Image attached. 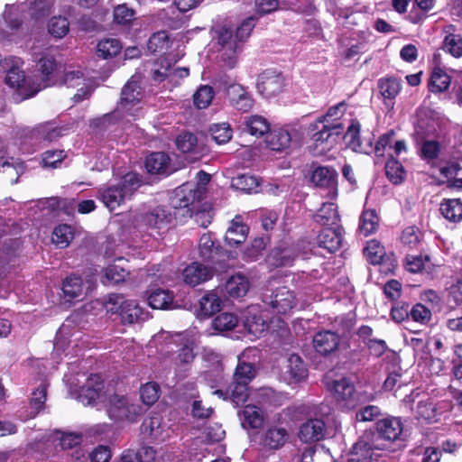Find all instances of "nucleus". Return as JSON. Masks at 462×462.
<instances>
[{
    "label": "nucleus",
    "mask_w": 462,
    "mask_h": 462,
    "mask_svg": "<svg viewBox=\"0 0 462 462\" xmlns=\"http://www.w3.org/2000/svg\"><path fill=\"white\" fill-rule=\"evenodd\" d=\"M402 430L401 418L387 417L379 420L375 424V431L365 432L353 446L352 453L357 456L358 462H370L376 459L378 455L374 451L384 449V442L397 439Z\"/></svg>",
    "instance_id": "obj_1"
},
{
    "label": "nucleus",
    "mask_w": 462,
    "mask_h": 462,
    "mask_svg": "<svg viewBox=\"0 0 462 462\" xmlns=\"http://www.w3.org/2000/svg\"><path fill=\"white\" fill-rule=\"evenodd\" d=\"M106 308L111 313H118L124 325L140 323L148 319L147 311L134 300H125L122 294H109Z\"/></svg>",
    "instance_id": "obj_2"
},
{
    "label": "nucleus",
    "mask_w": 462,
    "mask_h": 462,
    "mask_svg": "<svg viewBox=\"0 0 462 462\" xmlns=\"http://www.w3.org/2000/svg\"><path fill=\"white\" fill-rule=\"evenodd\" d=\"M140 186L141 180L136 173H126L118 184L110 186L101 192V199L107 208L115 210Z\"/></svg>",
    "instance_id": "obj_3"
},
{
    "label": "nucleus",
    "mask_w": 462,
    "mask_h": 462,
    "mask_svg": "<svg viewBox=\"0 0 462 462\" xmlns=\"http://www.w3.org/2000/svg\"><path fill=\"white\" fill-rule=\"evenodd\" d=\"M215 84L218 90L226 93L230 106L235 109L248 112L253 108L254 101L251 94L245 87L236 83L228 76L219 77Z\"/></svg>",
    "instance_id": "obj_4"
},
{
    "label": "nucleus",
    "mask_w": 462,
    "mask_h": 462,
    "mask_svg": "<svg viewBox=\"0 0 462 462\" xmlns=\"http://www.w3.org/2000/svg\"><path fill=\"white\" fill-rule=\"evenodd\" d=\"M105 402L107 415L114 420L134 422L143 412L139 404L130 403L125 396L116 393L107 395Z\"/></svg>",
    "instance_id": "obj_5"
},
{
    "label": "nucleus",
    "mask_w": 462,
    "mask_h": 462,
    "mask_svg": "<svg viewBox=\"0 0 462 462\" xmlns=\"http://www.w3.org/2000/svg\"><path fill=\"white\" fill-rule=\"evenodd\" d=\"M214 38L220 46L222 60L229 68H234L236 62V50L238 41L233 31L226 25H217L214 28Z\"/></svg>",
    "instance_id": "obj_6"
},
{
    "label": "nucleus",
    "mask_w": 462,
    "mask_h": 462,
    "mask_svg": "<svg viewBox=\"0 0 462 462\" xmlns=\"http://www.w3.org/2000/svg\"><path fill=\"white\" fill-rule=\"evenodd\" d=\"M262 299L263 303L269 305L273 311L280 314L287 313L295 306V295L285 286L265 289Z\"/></svg>",
    "instance_id": "obj_7"
},
{
    "label": "nucleus",
    "mask_w": 462,
    "mask_h": 462,
    "mask_svg": "<svg viewBox=\"0 0 462 462\" xmlns=\"http://www.w3.org/2000/svg\"><path fill=\"white\" fill-rule=\"evenodd\" d=\"M143 93L141 87L136 80V78L133 76L124 86L121 91L120 102L117 106V111L134 116L139 107L136 106L142 99Z\"/></svg>",
    "instance_id": "obj_8"
},
{
    "label": "nucleus",
    "mask_w": 462,
    "mask_h": 462,
    "mask_svg": "<svg viewBox=\"0 0 462 462\" xmlns=\"http://www.w3.org/2000/svg\"><path fill=\"white\" fill-rule=\"evenodd\" d=\"M286 86L283 74L274 69H266L257 78L256 88L264 97H272L281 93Z\"/></svg>",
    "instance_id": "obj_9"
},
{
    "label": "nucleus",
    "mask_w": 462,
    "mask_h": 462,
    "mask_svg": "<svg viewBox=\"0 0 462 462\" xmlns=\"http://www.w3.org/2000/svg\"><path fill=\"white\" fill-rule=\"evenodd\" d=\"M39 205L44 209L50 211L64 210L66 213L70 214L76 208L81 214H88L96 208L95 201L92 199H86L80 202H76L74 199H61V198H48L39 201Z\"/></svg>",
    "instance_id": "obj_10"
},
{
    "label": "nucleus",
    "mask_w": 462,
    "mask_h": 462,
    "mask_svg": "<svg viewBox=\"0 0 462 462\" xmlns=\"http://www.w3.org/2000/svg\"><path fill=\"white\" fill-rule=\"evenodd\" d=\"M141 433L148 441H165L171 435V428L158 413L145 418L141 425Z\"/></svg>",
    "instance_id": "obj_11"
},
{
    "label": "nucleus",
    "mask_w": 462,
    "mask_h": 462,
    "mask_svg": "<svg viewBox=\"0 0 462 462\" xmlns=\"http://www.w3.org/2000/svg\"><path fill=\"white\" fill-rule=\"evenodd\" d=\"M311 182L319 188L328 190V197L331 199L337 195V172L334 168L328 166L317 167L311 174Z\"/></svg>",
    "instance_id": "obj_12"
},
{
    "label": "nucleus",
    "mask_w": 462,
    "mask_h": 462,
    "mask_svg": "<svg viewBox=\"0 0 462 462\" xmlns=\"http://www.w3.org/2000/svg\"><path fill=\"white\" fill-rule=\"evenodd\" d=\"M311 129L314 130L313 127H311ZM342 129L343 126L340 123L323 124L322 128H318V131L311 136L314 150H316L318 153L328 150L334 144V136L339 135Z\"/></svg>",
    "instance_id": "obj_13"
},
{
    "label": "nucleus",
    "mask_w": 462,
    "mask_h": 462,
    "mask_svg": "<svg viewBox=\"0 0 462 462\" xmlns=\"http://www.w3.org/2000/svg\"><path fill=\"white\" fill-rule=\"evenodd\" d=\"M103 381L97 374L91 375L81 387L78 399L84 405L94 406L98 401L105 402L107 395L102 393Z\"/></svg>",
    "instance_id": "obj_14"
},
{
    "label": "nucleus",
    "mask_w": 462,
    "mask_h": 462,
    "mask_svg": "<svg viewBox=\"0 0 462 462\" xmlns=\"http://www.w3.org/2000/svg\"><path fill=\"white\" fill-rule=\"evenodd\" d=\"M404 150V142L398 140L394 142L393 152L389 153V158L385 163V175L389 181L393 185L402 183L404 177V167L397 159L399 154Z\"/></svg>",
    "instance_id": "obj_15"
},
{
    "label": "nucleus",
    "mask_w": 462,
    "mask_h": 462,
    "mask_svg": "<svg viewBox=\"0 0 462 462\" xmlns=\"http://www.w3.org/2000/svg\"><path fill=\"white\" fill-rule=\"evenodd\" d=\"M406 402L411 403V410L414 411L417 420H431L435 418V408L430 402L428 394L413 391L409 397L406 396Z\"/></svg>",
    "instance_id": "obj_16"
},
{
    "label": "nucleus",
    "mask_w": 462,
    "mask_h": 462,
    "mask_svg": "<svg viewBox=\"0 0 462 462\" xmlns=\"http://www.w3.org/2000/svg\"><path fill=\"white\" fill-rule=\"evenodd\" d=\"M339 344L338 334L332 330L319 331L312 339L315 351L322 356H328L334 354L338 349Z\"/></svg>",
    "instance_id": "obj_17"
},
{
    "label": "nucleus",
    "mask_w": 462,
    "mask_h": 462,
    "mask_svg": "<svg viewBox=\"0 0 462 462\" xmlns=\"http://www.w3.org/2000/svg\"><path fill=\"white\" fill-rule=\"evenodd\" d=\"M314 221L327 231H338L341 227L337 207L333 203H324L314 215Z\"/></svg>",
    "instance_id": "obj_18"
},
{
    "label": "nucleus",
    "mask_w": 462,
    "mask_h": 462,
    "mask_svg": "<svg viewBox=\"0 0 462 462\" xmlns=\"http://www.w3.org/2000/svg\"><path fill=\"white\" fill-rule=\"evenodd\" d=\"M326 433V425L322 420L310 419L300 425L298 436L302 442L311 443L323 439Z\"/></svg>",
    "instance_id": "obj_19"
},
{
    "label": "nucleus",
    "mask_w": 462,
    "mask_h": 462,
    "mask_svg": "<svg viewBox=\"0 0 462 462\" xmlns=\"http://www.w3.org/2000/svg\"><path fill=\"white\" fill-rule=\"evenodd\" d=\"M183 281L190 286H196L213 277V272L210 268L194 262L188 265L182 272Z\"/></svg>",
    "instance_id": "obj_20"
},
{
    "label": "nucleus",
    "mask_w": 462,
    "mask_h": 462,
    "mask_svg": "<svg viewBox=\"0 0 462 462\" xmlns=\"http://www.w3.org/2000/svg\"><path fill=\"white\" fill-rule=\"evenodd\" d=\"M360 123L356 119H353L346 133V138L348 140L349 146L354 151L369 154L373 152L372 139L369 138L367 143H363L360 136Z\"/></svg>",
    "instance_id": "obj_21"
},
{
    "label": "nucleus",
    "mask_w": 462,
    "mask_h": 462,
    "mask_svg": "<svg viewBox=\"0 0 462 462\" xmlns=\"http://www.w3.org/2000/svg\"><path fill=\"white\" fill-rule=\"evenodd\" d=\"M284 374L290 383H299L307 378L308 369L299 355L291 354L287 358Z\"/></svg>",
    "instance_id": "obj_22"
},
{
    "label": "nucleus",
    "mask_w": 462,
    "mask_h": 462,
    "mask_svg": "<svg viewBox=\"0 0 462 462\" xmlns=\"http://www.w3.org/2000/svg\"><path fill=\"white\" fill-rule=\"evenodd\" d=\"M444 39L442 49L455 58L462 56V37L454 25L449 24L443 29Z\"/></svg>",
    "instance_id": "obj_23"
},
{
    "label": "nucleus",
    "mask_w": 462,
    "mask_h": 462,
    "mask_svg": "<svg viewBox=\"0 0 462 462\" xmlns=\"http://www.w3.org/2000/svg\"><path fill=\"white\" fill-rule=\"evenodd\" d=\"M406 271L419 274L421 280L431 279L433 264L428 255L406 257Z\"/></svg>",
    "instance_id": "obj_24"
},
{
    "label": "nucleus",
    "mask_w": 462,
    "mask_h": 462,
    "mask_svg": "<svg viewBox=\"0 0 462 462\" xmlns=\"http://www.w3.org/2000/svg\"><path fill=\"white\" fill-rule=\"evenodd\" d=\"M289 433L286 429L273 427L268 429L261 438L262 445L268 449H279L288 440Z\"/></svg>",
    "instance_id": "obj_25"
},
{
    "label": "nucleus",
    "mask_w": 462,
    "mask_h": 462,
    "mask_svg": "<svg viewBox=\"0 0 462 462\" xmlns=\"http://www.w3.org/2000/svg\"><path fill=\"white\" fill-rule=\"evenodd\" d=\"M243 325L248 334L256 337H261V335L268 328L267 323L257 313L255 308H250L246 310L244 315Z\"/></svg>",
    "instance_id": "obj_26"
},
{
    "label": "nucleus",
    "mask_w": 462,
    "mask_h": 462,
    "mask_svg": "<svg viewBox=\"0 0 462 462\" xmlns=\"http://www.w3.org/2000/svg\"><path fill=\"white\" fill-rule=\"evenodd\" d=\"M291 134L288 129L279 128L269 132L266 137L267 146L273 151L282 152L289 148Z\"/></svg>",
    "instance_id": "obj_27"
},
{
    "label": "nucleus",
    "mask_w": 462,
    "mask_h": 462,
    "mask_svg": "<svg viewBox=\"0 0 462 462\" xmlns=\"http://www.w3.org/2000/svg\"><path fill=\"white\" fill-rule=\"evenodd\" d=\"M64 83L69 88H76L82 85V87L78 90V93H76L73 97L76 102L83 100L91 92V88L84 83L83 73L79 70H71L66 72L64 75Z\"/></svg>",
    "instance_id": "obj_28"
},
{
    "label": "nucleus",
    "mask_w": 462,
    "mask_h": 462,
    "mask_svg": "<svg viewBox=\"0 0 462 462\" xmlns=\"http://www.w3.org/2000/svg\"><path fill=\"white\" fill-rule=\"evenodd\" d=\"M145 168L152 174L170 172V157L162 152H152L145 161Z\"/></svg>",
    "instance_id": "obj_29"
},
{
    "label": "nucleus",
    "mask_w": 462,
    "mask_h": 462,
    "mask_svg": "<svg viewBox=\"0 0 462 462\" xmlns=\"http://www.w3.org/2000/svg\"><path fill=\"white\" fill-rule=\"evenodd\" d=\"M9 65L5 69V83L13 88L21 89L25 83V76L19 68V60L16 58L8 59Z\"/></svg>",
    "instance_id": "obj_30"
},
{
    "label": "nucleus",
    "mask_w": 462,
    "mask_h": 462,
    "mask_svg": "<svg viewBox=\"0 0 462 462\" xmlns=\"http://www.w3.org/2000/svg\"><path fill=\"white\" fill-rule=\"evenodd\" d=\"M226 291L233 298H240L246 294L249 289L247 278L240 273L232 275L226 282Z\"/></svg>",
    "instance_id": "obj_31"
},
{
    "label": "nucleus",
    "mask_w": 462,
    "mask_h": 462,
    "mask_svg": "<svg viewBox=\"0 0 462 462\" xmlns=\"http://www.w3.org/2000/svg\"><path fill=\"white\" fill-rule=\"evenodd\" d=\"M148 304L152 309L167 310L174 309L173 297L169 291L162 289L153 290L148 295Z\"/></svg>",
    "instance_id": "obj_32"
},
{
    "label": "nucleus",
    "mask_w": 462,
    "mask_h": 462,
    "mask_svg": "<svg viewBox=\"0 0 462 462\" xmlns=\"http://www.w3.org/2000/svg\"><path fill=\"white\" fill-rule=\"evenodd\" d=\"M221 299L214 291L205 294L199 300V316L208 318L221 309Z\"/></svg>",
    "instance_id": "obj_33"
},
{
    "label": "nucleus",
    "mask_w": 462,
    "mask_h": 462,
    "mask_svg": "<svg viewBox=\"0 0 462 462\" xmlns=\"http://www.w3.org/2000/svg\"><path fill=\"white\" fill-rule=\"evenodd\" d=\"M331 390L337 400L346 402L351 401L356 393L355 385L346 377L333 381Z\"/></svg>",
    "instance_id": "obj_34"
},
{
    "label": "nucleus",
    "mask_w": 462,
    "mask_h": 462,
    "mask_svg": "<svg viewBox=\"0 0 462 462\" xmlns=\"http://www.w3.org/2000/svg\"><path fill=\"white\" fill-rule=\"evenodd\" d=\"M63 128L51 123L40 125L32 130V136L37 140L52 142L63 135Z\"/></svg>",
    "instance_id": "obj_35"
},
{
    "label": "nucleus",
    "mask_w": 462,
    "mask_h": 462,
    "mask_svg": "<svg viewBox=\"0 0 462 462\" xmlns=\"http://www.w3.org/2000/svg\"><path fill=\"white\" fill-rule=\"evenodd\" d=\"M296 256L297 254L292 248H275L269 255L268 260L270 264L275 267H281L291 265Z\"/></svg>",
    "instance_id": "obj_36"
},
{
    "label": "nucleus",
    "mask_w": 462,
    "mask_h": 462,
    "mask_svg": "<svg viewBox=\"0 0 462 462\" xmlns=\"http://www.w3.org/2000/svg\"><path fill=\"white\" fill-rule=\"evenodd\" d=\"M260 185L259 180L250 174H238L232 178L231 187L245 193L256 192Z\"/></svg>",
    "instance_id": "obj_37"
},
{
    "label": "nucleus",
    "mask_w": 462,
    "mask_h": 462,
    "mask_svg": "<svg viewBox=\"0 0 462 462\" xmlns=\"http://www.w3.org/2000/svg\"><path fill=\"white\" fill-rule=\"evenodd\" d=\"M245 127L251 135L260 137L269 133L270 124L262 116L254 115L245 119Z\"/></svg>",
    "instance_id": "obj_38"
},
{
    "label": "nucleus",
    "mask_w": 462,
    "mask_h": 462,
    "mask_svg": "<svg viewBox=\"0 0 462 462\" xmlns=\"http://www.w3.org/2000/svg\"><path fill=\"white\" fill-rule=\"evenodd\" d=\"M441 214L449 221L462 220V201L458 199H448L440 205Z\"/></svg>",
    "instance_id": "obj_39"
},
{
    "label": "nucleus",
    "mask_w": 462,
    "mask_h": 462,
    "mask_svg": "<svg viewBox=\"0 0 462 462\" xmlns=\"http://www.w3.org/2000/svg\"><path fill=\"white\" fill-rule=\"evenodd\" d=\"M255 374V367L253 364L239 359L233 375V380L236 383L248 385L254 378Z\"/></svg>",
    "instance_id": "obj_40"
},
{
    "label": "nucleus",
    "mask_w": 462,
    "mask_h": 462,
    "mask_svg": "<svg viewBox=\"0 0 462 462\" xmlns=\"http://www.w3.org/2000/svg\"><path fill=\"white\" fill-rule=\"evenodd\" d=\"M364 254L371 264H381L385 255V250L379 241L373 239L366 243Z\"/></svg>",
    "instance_id": "obj_41"
},
{
    "label": "nucleus",
    "mask_w": 462,
    "mask_h": 462,
    "mask_svg": "<svg viewBox=\"0 0 462 462\" xmlns=\"http://www.w3.org/2000/svg\"><path fill=\"white\" fill-rule=\"evenodd\" d=\"M242 425L251 429H258L263 425V418L262 411L255 406L247 405L242 412Z\"/></svg>",
    "instance_id": "obj_42"
},
{
    "label": "nucleus",
    "mask_w": 462,
    "mask_h": 462,
    "mask_svg": "<svg viewBox=\"0 0 462 462\" xmlns=\"http://www.w3.org/2000/svg\"><path fill=\"white\" fill-rule=\"evenodd\" d=\"M380 94L387 99L394 98L402 89V84L395 78H383L378 80Z\"/></svg>",
    "instance_id": "obj_43"
},
{
    "label": "nucleus",
    "mask_w": 462,
    "mask_h": 462,
    "mask_svg": "<svg viewBox=\"0 0 462 462\" xmlns=\"http://www.w3.org/2000/svg\"><path fill=\"white\" fill-rule=\"evenodd\" d=\"M450 85V77L441 69H435L431 74L429 88L431 92L445 91Z\"/></svg>",
    "instance_id": "obj_44"
},
{
    "label": "nucleus",
    "mask_w": 462,
    "mask_h": 462,
    "mask_svg": "<svg viewBox=\"0 0 462 462\" xmlns=\"http://www.w3.org/2000/svg\"><path fill=\"white\" fill-rule=\"evenodd\" d=\"M317 243L319 247L332 253L338 250L342 244L341 233H319Z\"/></svg>",
    "instance_id": "obj_45"
},
{
    "label": "nucleus",
    "mask_w": 462,
    "mask_h": 462,
    "mask_svg": "<svg viewBox=\"0 0 462 462\" xmlns=\"http://www.w3.org/2000/svg\"><path fill=\"white\" fill-rule=\"evenodd\" d=\"M401 360H398L396 365L393 364L387 367L388 375L383 383V389L385 391H394L397 386L398 389L402 386V369L400 365Z\"/></svg>",
    "instance_id": "obj_46"
},
{
    "label": "nucleus",
    "mask_w": 462,
    "mask_h": 462,
    "mask_svg": "<svg viewBox=\"0 0 462 462\" xmlns=\"http://www.w3.org/2000/svg\"><path fill=\"white\" fill-rule=\"evenodd\" d=\"M212 139L218 144L226 143L233 135V131L228 123L214 124L209 128Z\"/></svg>",
    "instance_id": "obj_47"
},
{
    "label": "nucleus",
    "mask_w": 462,
    "mask_h": 462,
    "mask_svg": "<svg viewBox=\"0 0 462 462\" xmlns=\"http://www.w3.org/2000/svg\"><path fill=\"white\" fill-rule=\"evenodd\" d=\"M170 47V38L166 32L153 33L148 41L147 48L152 53L164 52Z\"/></svg>",
    "instance_id": "obj_48"
},
{
    "label": "nucleus",
    "mask_w": 462,
    "mask_h": 462,
    "mask_svg": "<svg viewBox=\"0 0 462 462\" xmlns=\"http://www.w3.org/2000/svg\"><path fill=\"white\" fill-rule=\"evenodd\" d=\"M215 92L208 85L200 86L193 95V102L197 108H207L212 102Z\"/></svg>",
    "instance_id": "obj_49"
},
{
    "label": "nucleus",
    "mask_w": 462,
    "mask_h": 462,
    "mask_svg": "<svg viewBox=\"0 0 462 462\" xmlns=\"http://www.w3.org/2000/svg\"><path fill=\"white\" fill-rule=\"evenodd\" d=\"M83 283L79 276L71 275L63 281L62 291L66 297L75 299L82 294Z\"/></svg>",
    "instance_id": "obj_50"
},
{
    "label": "nucleus",
    "mask_w": 462,
    "mask_h": 462,
    "mask_svg": "<svg viewBox=\"0 0 462 462\" xmlns=\"http://www.w3.org/2000/svg\"><path fill=\"white\" fill-rule=\"evenodd\" d=\"M37 70L42 74L44 81L51 79L57 68L54 57L49 53H42L36 65Z\"/></svg>",
    "instance_id": "obj_51"
},
{
    "label": "nucleus",
    "mask_w": 462,
    "mask_h": 462,
    "mask_svg": "<svg viewBox=\"0 0 462 462\" xmlns=\"http://www.w3.org/2000/svg\"><path fill=\"white\" fill-rule=\"evenodd\" d=\"M238 323L237 318L229 312L217 316L212 321V328L218 332L232 330Z\"/></svg>",
    "instance_id": "obj_52"
},
{
    "label": "nucleus",
    "mask_w": 462,
    "mask_h": 462,
    "mask_svg": "<svg viewBox=\"0 0 462 462\" xmlns=\"http://www.w3.org/2000/svg\"><path fill=\"white\" fill-rule=\"evenodd\" d=\"M226 393L229 395L230 400L236 406L244 404L248 398V385L244 383H236L234 380L229 385Z\"/></svg>",
    "instance_id": "obj_53"
},
{
    "label": "nucleus",
    "mask_w": 462,
    "mask_h": 462,
    "mask_svg": "<svg viewBox=\"0 0 462 462\" xmlns=\"http://www.w3.org/2000/svg\"><path fill=\"white\" fill-rule=\"evenodd\" d=\"M17 250L18 244L16 242L4 243L0 246V287L5 283L2 269L12 260Z\"/></svg>",
    "instance_id": "obj_54"
},
{
    "label": "nucleus",
    "mask_w": 462,
    "mask_h": 462,
    "mask_svg": "<svg viewBox=\"0 0 462 462\" xmlns=\"http://www.w3.org/2000/svg\"><path fill=\"white\" fill-rule=\"evenodd\" d=\"M121 44L116 39H105L97 44V55L103 59L117 55L121 51Z\"/></svg>",
    "instance_id": "obj_55"
},
{
    "label": "nucleus",
    "mask_w": 462,
    "mask_h": 462,
    "mask_svg": "<svg viewBox=\"0 0 462 462\" xmlns=\"http://www.w3.org/2000/svg\"><path fill=\"white\" fill-rule=\"evenodd\" d=\"M69 30V23L67 18L62 16H53L48 23V31L53 37L63 38Z\"/></svg>",
    "instance_id": "obj_56"
},
{
    "label": "nucleus",
    "mask_w": 462,
    "mask_h": 462,
    "mask_svg": "<svg viewBox=\"0 0 462 462\" xmlns=\"http://www.w3.org/2000/svg\"><path fill=\"white\" fill-rule=\"evenodd\" d=\"M346 102L342 101L331 107L328 108L326 115L319 117L316 123L310 125V127H313V129H318L319 124H329V119L331 120H337L339 119L346 112Z\"/></svg>",
    "instance_id": "obj_57"
},
{
    "label": "nucleus",
    "mask_w": 462,
    "mask_h": 462,
    "mask_svg": "<svg viewBox=\"0 0 462 462\" xmlns=\"http://www.w3.org/2000/svg\"><path fill=\"white\" fill-rule=\"evenodd\" d=\"M160 387L156 383H147L141 387L140 395L143 402L148 406L155 403L160 397Z\"/></svg>",
    "instance_id": "obj_58"
},
{
    "label": "nucleus",
    "mask_w": 462,
    "mask_h": 462,
    "mask_svg": "<svg viewBox=\"0 0 462 462\" xmlns=\"http://www.w3.org/2000/svg\"><path fill=\"white\" fill-rule=\"evenodd\" d=\"M66 158L63 150H50L42 154V165L43 168H57Z\"/></svg>",
    "instance_id": "obj_59"
},
{
    "label": "nucleus",
    "mask_w": 462,
    "mask_h": 462,
    "mask_svg": "<svg viewBox=\"0 0 462 462\" xmlns=\"http://www.w3.org/2000/svg\"><path fill=\"white\" fill-rule=\"evenodd\" d=\"M355 320L353 318L348 316H342L336 319V324L334 328H336L334 332L338 334L339 339L347 338L354 328Z\"/></svg>",
    "instance_id": "obj_60"
},
{
    "label": "nucleus",
    "mask_w": 462,
    "mask_h": 462,
    "mask_svg": "<svg viewBox=\"0 0 462 462\" xmlns=\"http://www.w3.org/2000/svg\"><path fill=\"white\" fill-rule=\"evenodd\" d=\"M48 384L41 383V384L32 392L30 404L32 409L38 413L44 406L47 396Z\"/></svg>",
    "instance_id": "obj_61"
},
{
    "label": "nucleus",
    "mask_w": 462,
    "mask_h": 462,
    "mask_svg": "<svg viewBox=\"0 0 462 462\" xmlns=\"http://www.w3.org/2000/svg\"><path fill=\"white\" fill-rule=\"evenodd\" d=\"M198 139L191 133H183L176 139V146L181 152H191L195 150Z\"/></svg>",
    "instance_id": "obj_62"
},
{
    "label": "nucleus",
    "mask_w": 462,
    "mask_h": 462,
    "mask_svg": "<svg viewBox=\"0 0 462 462\" xmlns=\"http://www.w3.org/2000/svg\"><path fill=\"white\" fill-rule=\"evenodd\" d=\"M379 217L374 209L364 211L360 217V231H374L378 228Z\"/></svg>",
    "instance_id": "obj_63"
},
{
    "label": "nucleus",
    "mask_w": 462,
    "mask_h": 462,
    "mask_svg": "<svg viewBox=\"0 0 462 462\" xmlns=\"http://www.w3.org/2000/svg\"><path fill=\"white\" fill-rule=\"evenodd\" d=\"M134 15V11L126 6V5H119L114 10V20L119 24L129 23Z\"/></svg>",
    "instance_id": "obj_64"
}]
</instances>
